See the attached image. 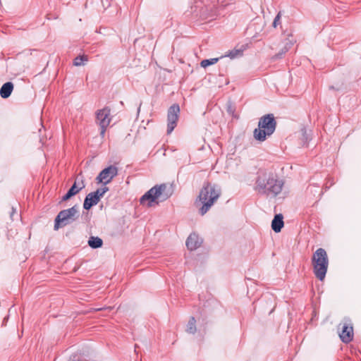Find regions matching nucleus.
I'll list each match as a JSON object with an SVG mask.
<instances>
[{
    "mask_svg": "<svg viewBox=\"0 0 361 361\" xmlns=\"http://www.w3.org/2000/svg\"><path fill=\"white\" fill-rule=\"evenodd\" d=\"M283 182L276 175L267 171H259L256 180L255 190L262 195L276 197L282 190Z\"/></svg>",
    "mask_w": 361,
    "mask_h": 361,
    "instance_id": "f257e3e1",
    "label": "nucleus"
},
{
    "mask_svg": "<svg viewBox=\"0 0 361 361\" xmlns=\"http://www.w3.org/2000/svg\"><path fill=\"white\" fill-rule=\"evenodd\" d=\"M220 195L221 188L216 185L209 183L204 184L196 200L197 204H202L199 210L201 215H204L209 210Z\"/></svg>",
    "mask_w": 361,
    "mask_h": 361,
    "instance_id": "f03ea898",
    "label": "nucleus"
},
{
    "mask_svg": "<svg viewBox=\"0 0 361 361\" xmlns=\"http://www.w3.org/2000/svg\"><path fill=\"white\" fill-rule=\"evenodd\" d=\"M276 128V121L274 114H269L262 116L258 122V128L253 132L254 138L259 142H264L267 137L271 136Z\"/></svg>",
    "mask_w": 361,
    "mask_h": 361,
    "instance_id": "7ed1b4c3",
    "label": "nucleus"
},
{
    "mask_svg": "<svg viewBox=\"0 0 361 361\" xmlns=\"http://www.w3.org/2000/svg\"><path fill=\"white\" fill-rule=\"evenodd\" d=\"M312 264L315 276L319 281H323L329 267L327 253L324 248H318L314 252L312 257Z\"/></svg>",
    "mask_w": 361,
    "mask_h": 361,
    "instance_id": "20e7f679",
    "label": "nucleus"
},
{
    "mask_svg": "<svg viewBox=\"0 0 361 361\" xmlns=\"http://www.w3.org/2000/svg\"><path fill=\"white\" fill-rule=\"evenodd\" d=\"M167 185L166 184L157 185L149 190L140 200V204H143L147 201L148 207L152 206V202H163L167 200L171 193L166 192Z\"/></svg>",
    "mask_w": 361,
    "mask_h": 361,
    "instance_id": "39448f33",
    "label": "nucleus"
},
{
    "mask_svg": "<svg viewBox=\"0 0 361 361\" xmlns=\"http://www.w3.org/2000/svg\"><path fill=\"white\" fill-rule=\"evenodd\" d=\"M79 217V212L77 206L61 211L56 216L54 221V230L60 227H64L75 221Z\"/></svg>",
    "mask_w": 361,
    "mask_h": 361,
    "instance_id": "423d86ee",
    "label": "nucleus"
},
{
    "mask_svg": "<svg viewBox=\"0 0 361 361\" xmlns=\"http://www.w3.org/2000/svg\"><path fill=\"white\" fill-rule=\"evenodd\" d=\"M110 109L105 107L98 110L96 113V122L100 126V135L102 137L104 136L106 129L110 123Z\"/></svg>",
    "mask_w": 361,
    "mask_h": 361,
    "instance_id": "0eeeda50",
    "label": "nucleus"
},
{
    "mask_svg": "<svg viewBox=\"0 0 361 361\" xmlns=\"http://www.w3.org/2000/svg\"><path fill=\"white\" fill-rule=\"evenodd\" d=\"M180 107L178 104H174L169 107L167 114V134L171 133L176 127Z\"/></svg>",
    "mask_w": 361,
    "mask_h": 361,
    "instance_id": "6e6552de",
    "label": "nucleus"
},
{
    "mask_svg": "<svg viewBox=\"0 0 361 361\" xmlns=\"http://www.w3.org/2000/svg\"><path fill=\"white\" fill-rule=\"evenodd\" d=\"M118 174V169L116 166L111 165L103 169L97 177V180L99 183H102L104 185L109 183L112 179Z\"/></svg>",
    "mask_w": 361,
    "mask_h": 361,
    "instance_id": "1a4fd4ad",
    "label": "nucleus"
},
{
    "mask_svg": "<svg viewBox=\"0 0 361 361\" xmlns=\"http://www.w3.org/2000/svg\"><path fill=\"white\" fill-rule=\"evenodd\" d=\"M85 187V185L83 182V180H81L80 182L78 181V179L77 178L73 185L71 186V188L68 190L67 193L64 195L62 198L61 201H67L73 196L78 194L80 190H82Z\"/></svg>",
    "mask_w": 361,
    "mask_h": 361,
    "instance_id": "9d476101",
    "label": "nucleus"
},
{
    "mask_svg": "<svg viewBox=\"0 0 361 361\" xmlns=\"http://www.w3.org/2000/svg\"><path fill=\"white\" fill-rule=\"evenodd\" d=\"M341 341L344 343H349L353 338V330L352 326H348L347 324H343L342 331L339 334Z\"/></svg>",
    "mask_w": 361,
    "mask_h": 361,
    "instance_id": "9b49d317",
    "label": "nucleus"
},
{
    "mask_svg": "<svg viewBox=\"0 0 361 361\" xmlns=\"http://www.w3.org/2000/svg\"><path fill=\"white\" fill-rule=\"evenodd\" d=\"M202 239L196 234L191 233L186 240V246L190 250H195L202 244Z\"/></svg>",
    "mask_w": 361,
    "mask_h": 361,
    "instance_id": "f8f14e48",
    "label": "nucleus"
},
{
    "mask_svg": "<svg viewBox=\"0 0 361 361\" xmlns=\"http://www.w3.org/2000/svg\"><path fill=\"white\" fill-rule=\"evenodd\" d=\"M99 202L98 197L93 192L87 195L85 198L83 207L85 209H90L92 206L96 205Z\"/></svg>",
    "mask_w": 361,
    "mask_h": 361,
    "instance_id": "ddd939ff",
    "label": "nucleus"
},
{
    "mask_svg": "<svg viewBox=\"0 0 361 361\" xmlns=\"http://www.w3.org/2000/svg\"><path fill=\"white\" fill-rule=\"evenodd\" d=\"M283 215L281 214H276L271 222L272 230L276 233H279L283 227Z\"/></svg>",
    "mask_w": 361,
    "mask_h": 361,
    "instance_id": "4468645a",
    "label": "nucleus"
},
{
    "mask_svg": "<svg viewBox=\"0 0 361 361\" xmlns=\"http://www.w3.org/2000/svg\"><path fill=\"white\" fill-rule=\"evenodd\" d=\"M13 90V84L11 82L4 83L0 89V96L3 99H6L10 97Z\"/></svg>",
    "mask_w": 361,
    "mask_h": 361,
    "instance_id": "2eb2a0df",
    "label": "nucleus"
},
{
    "mask_svg": "<svg viewBox=\"0 0 361 361\" xmlns=\"http://www.w3.org/2000/svg\"><path fill=\"white\" fill-rule=\"evenodd\" d=\"M88 245L93 249L99 248L103 245V240L99 237L91 236L88 240Z\"/></svg>",
    "mask_w": 361,
    "mask_h": 361,
    "instance_id": "dca6fc26",
    "label": "nucleus"
},
{
    "mask_svg": "<svg viewBox=\"0 0 361 361\" xmlns=\"http://www.w3.org/2000/svg\"><path fill=\"white\" fill-rule=\"evenodd\" d=\"M196 330V320L194 317H192L187 324L186 331L189 334H194Z\"/></svg>",
    "mask_w": 361,
    "mask_h": 361,
    "instance_id": "f3484780",
    "label": "nucleus"
},
{
    "mask_svg": "<svg viewBox=\"0 0 361 361\" xmlns=\"http://www.w3.org/2000/svg\"><path fill=\"white\" fill-rule=\"evenodd\" d=\"M243 55V51L240 49H233L226 52L224 56H221L220 58L229 57L231 59L241 56Z\"/></svg>",
    "mask_w": 361,
    "mask_h": 361,
    "instance_id": "a211bd4d",
    "label": "nucleus"
},
{
    "mask_svg": "<svg viewBox=\"0 0 361 361\" xmlns=\"http://www.w3.org/2000/svg\"><path fill=\"white\" fill-rule=\"evenodd\" d=\"M88 61V57L86 55H81L75 57L73 60V65L80 66L85 64V62Z\"/></svg>",
    "mask_w": 361,
    "mask_h": 361,
    "instance_id": "6ab92c4d",
    "label": "nucleus"
},
{
    "mask_svg": "<svg viewBox=\"0 0 361 361\" xmlns=\"http://www.w3.org/2000/svg\"><path fill=\"white\" fill-rule=\"evenodd\" d=\"M221 58H213L209 59H204L200 62V66L202 68H207L209 66L216 63Z\"/></svg>",
    "mask_w": 361,
    "mask_h": 361,
    "instance_id": "aec40b11",
    "label": "nucleus"
},
{
    "mask_svg": "<svg viewBox=\"0 0 361 361\" xmlns=\"http://www.w3.org/2000/svg\"><path fill=\"white\" fill-rule=\"evenodd\" d=\"M109 190V188L107 187H104V188H99L97 189L96 191L94 192H92L93 193H94V195L98 197V199L99 200H100L101 197H103V195Z\"/></svg>",
    "mask_w": 361,
    "mask_h": 361,
    "instance_id": "412c9836",
    "label": "nucleus"
},
{
    "mask_svg": "<svg viewBox=\"0 0 361 361\" xmlns=\"http://www.w3.org/2000/svg\"><path fill=\"white\" fill-rule=\"evenodd\" d=\"M280 20H281V12H279L275 17L274 20V22L272 23V26L274 27H276L278 26V25L280 24Z\"/></svg>",
    "mask_w": 361,
    "mask_h": 361,
    "instance_id": "4be33fe9",
    "label": "nucleus"
},
{
    "mask_svg": "<svg viewBox=\"0 0 361 361\" xmlns=\"http://www.w3.org/2000/svg\"><path fill=\"white\" fill-rule=\"evenodd\" d=\"M221 6H227L231 3L233 0H217Z\"/></svg>",
    "mask_w": 361,
    "mask_h": 361,
    "instance_id": "5701e85b",
    "label": "nucleus"
},
{
    "mask_svg": "<svg viewBox=\"0 0 361 361\" xmlns=\"http://www.w3.org/2000/svg\"><path fill=\"white\" fill-rule=\"evenodd\" d=\"M287 51V49L285 48L284 50H282V51L275 56L276 58H280L281 56L285 54Z\"/></svg>",
    "mask_w": 361,
    "mask_h": 361,
    "instance_id": "b1692460",
    "label": "nucleus"
},
{
    "mask_svg": "<svg viewBox=\"0 0 361 361\" xmlns=\"http://www.w3.org/2000/svg\"><path fill=\"white\" fill-rule=\"evenodd\" d=\"M16 209L14 208L13 207H12L11 212V214H10L11 219H13V216L14 214H16Z\"/></svg>",
    "mask_w": 361,
    "mask_h": 361,
    "instance_id": "393cba45",
    "label": "nucleus"
},
{
    "mask_svg": "<svg viewBox=\"0 0 361 361\" xmlns=\"http://www.w3.org/2000/svg\"><path fill=\"white\" fill-rule=\"evenodd\" d=\"M330 185H332L334 184L333 181H329Z\"/></svg>",
    "mask_w": 361,
    "mask_h": 361,
    "instance_id": "a878e982",
    "label": "nucleus"
}]
</instances>
